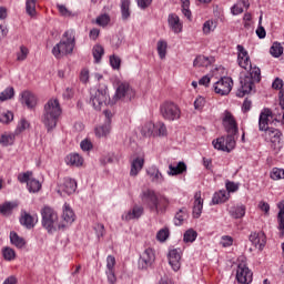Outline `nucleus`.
Segmentation results:
<instances>
[{
  "label": "nucleus",
  "mask_w": 284,
  "mask_h": 284,
  "mask_svg": "<svg viewBox=\"0 0 284 284\" xmlns=\"http://www.w3.org/2000/svg\"><path fill=\"white\" fill-rule=\"evenodd\" d=\"M270 178L273 181H281V179H284V169L273 168Z\"/></svg>",
  "instance_id": "obj_51"
},
{
  "label": "nucleus",
  "mask_w": 284,
  "mask_h": 284,
  "mask_svg": "<svg viewBox=\"0 0 284 284\" xmlns=\"http://www.w3.org/2000/svg\"><path fill=\"white\" fill-rule=\"evenodd\" d=\"M170 239V229L163 227L156 233V241L165 243Z\"/></svg>",
  "instance_id": "obj_48"
},
{
  "label": "nucleus",
  "mask_w": 284,
  "mask_h": 284,
  "mask_svg": "<svg viewBox=\"0 0 284 284\" xmlns=\"http://www.w3.org/2000/svg\"><path fill=\"white\" fill-rule=\"evenodd\" d=\"M262 136L266 141V143H272V145H276L281 143V136H283V133L278 129L270 128L264 131Z\"/></svg>",
  "instance_id": "obj_19"
},
{
  "label": "nucleus",
  "mask_w": 284,
  "mask_h": 284,
  "mask_svg": "<svg viewBox=\"0 0 284 284\" xmlns=\"http://www.w3.org/2000/svg\"><path fill=\"white\" fill-rule=\"evenodd\" d=\"M226 201H230V193L225 190L215 192L212 197L213 205H219L221 203H225Z\"/></svg>",
  "instance_id": "obj_31"
},
{
  "label": "nucleus",
  "mask_w": 284,
  "mask_h": 284,
  "mask_svg": "<svg viewBox=\"0 0 284 284\" xmlns=\"http://www.w3.org/2000/svg\"><path fill=\"white\" fill-rule=\"evenodd\" d=\"M10 242L12 243V245L18 247V250L26 247V240L19 236V234H17L16 232L10 233Z\"/></svg>",
  "instance_id": "obj_34"
},
{
  "label": "nucleus",
  "mask_w": 284,
  "mask_h": 284,
  "mask_svg": "<svg viewBox=\"0 0 284 284\" xmlns=\"http://www.w3.org/2000/svg\"><path fill=\"white\" fill-rule=\"evenodd\" d=\"M186 220H187V209L182 207L175 214L174 223L175 225H183V223H185Z\"/></svg>",
  "instance_id": "obj_37"
},
{
  "label": "nucleus",
  "mask_w": 284,
  "mask_h": 284,
  "mask_svg": "<svg viewBox=\"0 0 284 284\" xmlns=\"http://www.w3.org/2000/svg\"><path fill=\"white\" fill-rule=\"evenodd\" d=\"M116 265V258L112 255H109L106 257V271H105V274H106V277H108V282L110 284H114L116 283V274H115V271H114V267Z\"/></svg>",
  "instance_id": "obj_20"
},
{
  "label": "nucleus",
  "mask_w": 284,
  "mask_h": 284,
  "mask_svg": "<svg viewBox=\"0 0 284 284\" xmlns=\"http://www.w3.org/2000/svg\"><path fill=\"white\" fill-rule=\"evenodd\" d=\"M234 87V82L232 78L224 77L221 78L217 82L214 83V92L215 94H220V97H227L230 92H232V88Z\"/></svg>",
  "instance_id": "obj_12"
},
{
  "label": "nucleus",
  "mask_w": 284,
  "mask_h": 284,
  "mask_svg": "<svg viewBox=\"0 0 284 284\" xmlns=\"http://www.w3.org/2000/svg\"><path fill=\"white\" fill-rule=\"evenodd\" d=\"M12 97H14V88L9 87L0 93V101H8V99H12Z\"/></svg>",
  "instance_id": "obj_57"
},
{
  "label": "nucleus",
  "mask_w": 284,
  "mask_h": 284,
  "mask_svg": "<svg viewBox=\"0 0 284 284\" xmlns=\"http://www.w3.org/2000/svg\"><path fill=\"white\" fill-rule=\"evenodd\" d=\"M205 105V98L203 97H197L194 101V108L195 110H203Z\"/></svg>",
  "instance_id": "obj_64"
},
{
  "label": "nucleus",
  "mask_w": 284,
  "mask_h": 284,
  "mask_svg": "<svg viewBox=\"0 0 284 284\" xmlns=\"http://www.w3.org/2000/svg\"><path fill=\"white\" fill-rule=\"evenodd\" d=\"M18 181L20 183H27V186H28V183H30V181H32V172L28 171L24 173H20L18 175Z\"/></svg>",
  "instance_id": "obj_61"
},
{
  "label": "nucleus",
  "mask_w": 284,
  "mask_h": 284,
  "mask_svg": "<svg viewBox=\"0 0 284 284\" xmlns=\"http://www.w3.org/2000/svg\"><path fill=\"white\" fill-rule=\"evenodd\" d=\"M236 281L240 284H250L254 281V273L247 264L244 262L240 263L236 268Z\"/></svg>",
  "instance_id": "obj_11"
},
{
  "label": "nucleus",
  "mask_w": 284,
  "mask_h": 284,
  "mask_svg": "<svg viewBox=\"0 0 284 284\" xmlns=\"http://www.w3.org/2000/svg\"><path fill=\"white\" fill-rule=\"evenodd\" d=\"M243 2H237L231 8V13L233 17H237V14H243Z\"/></svg>",
  "instance_id": "obj_62"
},
{
  "label": "nucleus",
  "mask_w": 284,
  "mask_h": 284,
  "mask_svg": "<svg viewBox=\"0 0 284 284\" xmlns=\"http://www.w3.org/2000/svg\"><path fill=\"white\" fill-rule=\"evenodd\" d=\"M29 54L30 50L26 45H21L20 51L17 52V61H26Z\"/></svg>",
  "instance_id": "obj_56"
},
{
  "label": "nucleus",
  "mask_w": 284,
  "mask_h": 284,
  "mask_svg": "<svg viewBox=\"0 0 284 284\" xmlns=\"http://www.w3.org/2000/svg\"><path fill=\"white\" fill-rule=\"evenodd\" d=\"M280 212L277 214V229L280 230V239H284V207L282 205H278Z\"/></svg>",
  "instance_id": "obj_38"
},
{
  "label": "nucleus",
  "mask_w": 284,
  "mask_h": 284,
  "mask_svg": "<svg viewBox=\"0 0 284 284\" xmlns=\"http://www.w3.org/2000/svg\"><path fill=\"white\" fill-rule=\"evenodd\" d=\"M160 113L165 121H179L181 119V109L174 102H164L161 104Z\"/></svg>",
  "instance_id": "obj_7"
},
{
  "label": "nucleus",
  "mask_w": 284,
  "mask_h": 284,
  "mask_svg": "<svg viewBox=\"0 0 284 284\" xmlns=\"http://www.w3.org/2000/svg\"><path fill=\"white\" fill-rule=\"evenodd\" d=\"M212 145L215 150H220L222 152H232L234 148H236V140H234V136L227 135L217 138L212 141Z\"/></svg>",
  "instance_id": "obj_10"
},
{
  "label": "nucleus",
  "mask_w": 284,
  "mask_h": 284,
  "mask_svg": "<svg viewBox=\"0 0 284 284\" xmlns=\"http://www.w3.org/2000/svg\"><path fill=\"white\" fill-rule=\"evenodd\" d=\"M110 95L108 94V88L91 90L90 103L94 110H101L103 105H108Z\"/></svg>",
  "instance_id": "obj_6"
},
{
  "label": "nucleus",
  "mask_w": 284,
  "mask_h": 284,
  "mask_svg": "<svg viewBox=\"0 0 284 284\" xmlns=\"http://www.w3.org/2000/svg\"><path fill=\"white\" fill-rule=\"evenodd\" d=\"M270 52H271L272 57H274L275 59H278V57H281V54H283V47L281 45V43L274 42L270 49Z\"/></svg>",
  "instance_id": "obj_52"
},
{
  "label": "nucleus",
  "mask_w": 284,
  "mask_h": 284,
  "mask_svg": "<svg viewBox=\"0 0 284 284\" xmlns=\"http://www.w3.org/2000/svg\"><path fill=\"white\" fill-rule=\"evenodd\" d=\"M13 119H14V114L10 111L0 113V123L8 124L11 121H13Z\"/></svg>",
  "instance_id": "obj_60"
},
{
  "label": "nucleus",
  "mask_w": 284,
  "mask_h": 284,
  "mask_svg": "<svg viewBox=\"0 0 284 284\" xmlns=\"http://www.w3.org/2000/svg\"><path fill=\"white\" fill-rule=\"evenodd\" d=\"M247 72H250L248 79L253 80L254 83H258L261 81V69L258 67H252L250 69H246Z\"/></svg>",
  "instance_id": "obj_42"
},
{
  "label": "nucleus",
  "mask_w": 284,
  "mask_h": 284,
  "mask_svg": "<svg viewBox=\"0 0 284 284\" xmlns=\"http://www.w3.org/2000/svg\"><path fill=\"white\" fill-rule=\"evenodd\" d=\"M134 97H136V92L134 91V89H132L130 83L128 82L118 83L115 94H114L115 101H132Z\"/></svg>",
  "instance_id": "obj_8"
},
{
  "label": "nucleus",
  "mask_w": 284,
  "mask_h": 284,
  "mask_svg": "<svg viewBox=\"0 0 284 284\" xmlns=\"http://www.w3.org/2000/svg\"><path fill=\"white\" fill-rule=\"evenodd\" d=\"M169 28L174 32V34H181L183 32V22L176 13H171L168 17Z\"/></svg>",
  "instance_id": "obj_22"
},
{
  "label": "nucleus",
  "mask_w": 284,
  "mask_h": 284,
  "mask_svg": "<svg viewBox=\"0 0 284 284\" xmlns=\"http://www.w3.org/2000/svg\"><path fill=\"white\" fill-rule=\"evenodd\" d=\"M27 187L29 192H32L34 194L41 190V182H39V180L37 179L31 178V180L28 182Z\"/></svg>",
  "instance_id": "obj_46"
},
{
  "label": "nucleus",
  "mask_w": 284,
  "mask_h": 284,
  "mask_svg": "<svg viewBox=\"0 0 284 284\" xmlns=\"http://www.w3.org/2000/svg\"><path fill=\"white\" fill-rule=\"evenodd\" d=\"M183 256V250L173 248L169 251L168 258L169 265H171L173 272H179L181 270V258Z\"/></svg>",
  "instance_id": "obj_16"
},
{
  "label": "nucleus",
  "mask_w": 284,
  "mask_h": 284,
  "mask_svg": "<svg viewBox=\"0 0 284 284\" xmlns=\"http://www.w3.org/2000/svg\"><path fill=\"white\" fill-rule=\"evenodd\" d=\"M130 0H121V17H122V21H128V19H130L131 17V12H130Z\"/></svg>",
  "instance_id": "obj_35"
},
{
  "label": "nucleus",
  "mask_w": 284,
  "mask_h": 284,
  "mask_svg": "<svg viewBox=\"0 0 284 284\" xmlns=\"http://www.w3.org/2000/svg\"><path fill=\"white\" fill-rule=\"evenodd\" d=\"M222 247H232L234 245V237L230 235H223L220 241Z\"/></svg>",
  "instance_id": "obj_59"
},
{
  "label": "nucleus",
  "mask_w": 284,
  "mask_h": 284,
  "mask_svg": "<svg viewBox=\"0 0 284 284\" xmlns=\"http://www.w3.org/2000/svg\"><path fill=\"white\" fill-rule=\"evenodd\" d=\"M201 214H203V199L201 197V191H197L194 194L193 217L201 219Z\"/></svg>",
  "instance_id": "obj_25"
},
{
  "label": "nucleus",
  "mask_w": 284,
  "mask_h": 284,
  "mask_svg": "<svg viewBox=\"0 0 284 284\" xmlns=\"http://www.w3.org/2000/svg\"><path fill=\"white\" fill-rule=\"evenodd\" d=\"M216 30V22L214 20H207L203 23L202 32L203 34H210L211 32H214Z\"/></svg>",
  "instance_id": "obj_45"
},
{
  "label": "nucleus",
  "mask_w": 284,
  "mask_h": 284,
  "mask_svg": "<svg viewBox=\"0 0 284 284\" xmlns=\"http://www.w3.org/2000/svg\"><path fill=\"white\" fill-rule=\"evenodd\" d=\"M77 192V180L71 178H64L63 181L58 185V194L64 196V194H74Z\"/></svg>",
  "instance_id": "obj_15"
},
{
  "label": "nucleus",
  "mask_w": 284,
  "mask_h": 284,
  "mask_svg": "<svg viewBox=\"0 0 284 284\" xmlns=\"http://www.w3.org/2000/svg\"><path fill=\"white\" fill-rule=\"evenodd\" d=\"M21 225L28 227L29 230L37 223V216L30 215V213L24 212L20 217Z\"/></svg>",
  "instance_id": "obj_33"
},
{
  "label": "nucleus",
  "mask_w": 284,
  "mask_h": 284,
  "mask_svg": "<svg viewBox=\"0 0 284 284\" xmlns=\"http://www.w3.org/2000/svg\"><path fill=\"white\" fill-rule=\"evenodd\" d=\"M196 236H199V233H196V231H194L193 229H189L184 233V243H194L196 241Z\"/></svg>",
  "instance_id": "obj_49"
},
{
  "label": "nucleus",
  "mask_w": 284,
  "mask_h": 284,
  "mask_svg": "<svg viewBox=\"0 0 284 284\" xmlns=\"http://www.w3.org/2000/svg\"><path fill=\"white\" fill-rule=\"evenodd\" d=\"M112 130V126L109 123H104L103 125H100L98 128H95V136H98L99 139L103 138V136H108V134H110Z\"/></svg>",
  "instance_id": "obj_36"
},
{
  "label": "nucleus",
  "mask_w": 284,
  "mask_h": 284,
  "mask_svg": "<svg viewBox=\"0 0 284 284\" xmlns=\"http://www.w3.org/2000/svg\"><path fill=\"white\" fill-rule=\"evenodd\" d=\"M214 63V57L199 55L195 58L193 65L195 68H207Z\"/></svg>",
  "instance_id": "obj_28"
},
{
  "label": "nucleus",
  "mask_w": 284,
  "mask_h": 284,
  "mask_svg": "<svg viewBox=\"0 0 284 284\" xmlns=\"http://www.w3.org/2000/svg\"><path fill=\"white\" fill-rule=\"evenodd\" d=\"M63 114V109H61V102L59 99L53 98L48 100L44 104L42 123L44 128H47V132H52L54 128H57V123H59V119Z\"/></svg>",
  "instance_id": "obj_2"
},
{
  "label": "nucleus",
  "mask_w": 284,
  "mask_h": 284,
  "mask_svg": "<svg viewBox=\"0 0 284 284\" xmlns=\"http://www.w3.org/2000/svg\"><path fill=\"white\" fill-rule=\"evenodd\" d=\"M248 241H251L252 245L260 250V252H263V248L265 247L267 243V237L265 236V233L263 232H253L248 236Z\"/></svg>",
  "instance_id": "obj_18"
},
{
  "label": "nucleus",
  "mask_w": 284,
  "mask_h": 284,
  "mask_svg": "<svg viewBox=\"0 0 284 284\" xmlns=\"http://www.w3.org/2000/svg\"><path fill=\"white\" fill-rule=\"evenodd\" d=\"M92 54L95 63H100L103 54H105V50L101 47V44H97L93 47Z\"/></svg>",
  "instance_id": "obj_43"
},
{
  "label": "nucleus",
  "mask_w": 284,
  "mask_h": 284,
  "mask_svg": "<svg viewBox=\"0 0 284 284\" xmlns=\"http://www.w3.org/2000/svg\"><path fill=\"white\" fill-rule=\"evenodd\" d=\"M12 210H14V205L10 202H6L0 205V214L3 216H10V214H12Z\"/></svg>",
  "instance_id": "obj_50"
},
{
  "label": "nucleus",
  "mask_w": 284,
  "mask_h": 284,
  "mask_svg": "<svg viewBox=\"0 0 284 284\" xmlns=\"http://www.w3.org/2000/svg\"><path fill=\"white\" fill-rule=\"evenodd\" d=\"M141 216H143V206L135 205L122 214V221H134V219H141Z\"/></svg>",
  "instance_id": "obj_24"
},
{
  "label": "nucleus",
  "mask_w": 284,
  "mask_h": 284,
  "mask_svg": "<svg viewBox=\"0 0 284 284\" xmlns=\"http://www.w3.org/2000/svg\"><path fill=\"white\" fill-rule=\"evenodd\" d=\"M158 136H165L168 134V128L165 126V123L158 122L155 124V133Z\"/></svg>",
  "instance_id": "obj_58"
},
{
  "label": "nucleus",
  "mask_w": 284,
  "mask_h": 284,
  "mask_svg": "<svg viewBox=\"0 0 284 284\" xmlns=\"http://www.w3.org/2000/svg\"><path fill=\"white\" fill-rule=\"evenodd\" d=\"M14 143V134L13 133H2L0 135V145L8 148V145H12Z\"/></svg>",
  "instance_id": "obj_40"
},
{
  "label": "nucleus",
  "mask_w": 284,
  "mask_h": 284,
  "mask_svg": "<svg viewBox=\"0 0 284 284\" xmlns=\"http://www.w3.org/2000/svg\"><path fill=\"white\" fill-rule=\"evenodd\" d=\"M142 202L146 207H149L150 212L154 214H164L168 207L172 205V200H170L165 195H158L154 190H145L141 195Z\"/></svg>",
  "instance_id": "obj_1"
},
{
  "label": "nucleus",
  "mask_w": 284,
  "mask_h": 284,
  "mask_svg": "<svg viewBox=\"0 0 284 284\" xmlns=\"http://www.w3.org/2000/svg\"><path fill=\"white\" fill-rule=\"evenodd\" d=\"M246 211L247 209L242 203L227 205V212L230 216L235 220L243 219V216H245Z\"/></svg>",
  "instance_id": "obj_21"
},
{
  "label": "nucleus",
  "mask_w": 284,
  "mask_h": 284,
  "mask_svg": "<svg viewBox=\"0 0 284 284\" xmlns=\"http://www.w3.org/2000/svg\"><path fill=\"white\" fill-rule=\"evenodd\" d=\"M237 63L240 68H243L244 70H248L252 68V61H250V54L247 53V50L242 44H237Z\"/></svg>",
  "instance_id": "obj_17"
},
{
  "label": "nucleus",
  "mask_w": 284,
  "mask_h": 284,
  "mask_svg": "<svg viewBox=\"0 0 284 284\" xmlns=\"http://www.w3.org/2000/svg\"><path fill=\"white\" fill-rule=\"evenodd\" d=\"M143 165H145V160L143 158H136L131 163L130 176H138L139 172L143 170Z\"/></svg>",
  "instance_id": "obj_29"
},
{
  "label": "nucleus",
  "mask_w": 284,
  "mask_h": 284,
  "mask_svg": "<svg viewBox=\"0 0 284 284\" xmlns=\"http://www.w3.org/2000/svg\"><path fill=\"white\" fill-rule=\"evenodd\" d=\"M240 84L241 87L239 88L236 95L240 97V99H243L245 94H250L252 92L254 81L250 79V77H245L241 79Z\"/></svg>",
  "instance_id": "obj_23"
},
{
  "label": "nucleus",
  "mask_w": 284,
  "mask_h": 284,
  "mask_svg": "<svg viewBox=\"0 0 284 284\" xmlns=\"http://www.w3.org/2000/svg\"><path fill=\"white\" fill-rule=\"evenodd\" d=\"M148 174L153 183L161 184L164 181L163 174L161 173V171H159V169H156V166L150 168L148 170Z\"/></svg>",
  "instance_id": "obj_32"
},
{
  "label": "nucleus",
  "mask_w": 284,
  "mask_h": 284,
  "mask_svg": "<svg viewBox=\"0 0 284 284\" xmlns=\"http://www.w3.org/2000/svg\"><path fill=\"white\" fill-rule=\"evenodd\" d=\"M74 45H77L74 30L70 29L63 33L61 41L53 47L52 54L55 59H62V57L74 52Z\"/></svg>",
  "instance_id": "obj_3"
},
{
  "label": "nucleus",
  "mask_w": 284,
  "mask_h": 284,
  "mask_svg": "<svg viewBox=\"0 0 284 284\" xmlns=\"http://www.w3.org/2000/svg\"><path fill=\"white\" fill-rule=\"evenodd\" d=\"M22 103L32 110V108H37V95H34L30 91L22 92Z\"/></svg>",
  "instance_id": "obj_26"
},
{
  "label": "nucleus",
  "mask_w": 284,
  "mask_h": 284,
  "mask_svg": "<svg viewBox=\"0 0 284 284\" xmlns=\"http://www.w3.org/2000/svg\"><path fill=\"white\" fill-rule=\"evenodd\" d=\"M30 128V122H28V120L26 119H21L18 122L17 129H16V134H21V132H26V130H28Z\"/></svg>",
  "instance_id": "obj_54"
},
{
  "label": "nucleus",
  "mask_w": 284,
  "mask_h": 284,
  "mask_svg": "<svg viewBox=\"0 0 284 284\" xmlns=\"http://www.w3.org/2000/svg\"><path fill=\"white\" fill-rule=\"evenodd\" d=\"M276 121L284 125V111L281 110V106L275 108L273 111L270 109H264L258 119V130L260 132H265L270 129V121Z\"/></svg>",
  "instance_id": "obj_4"
},
{
  "label": "nucleus",
  "mask_w": 284,
  "mask_h": 284,
  "mask_svg": "<svg viewBox=\"0 0 284 284\" xmlns=\"http://www.w3.org/2000/svg\"><path fill=\"white\" fill-rule=\"evenodd\" d=\"M156 50L160 59H165L168 54V42L165 40H159L156 44Z\"/></svg>",
  "instance_id": "obj_41"
},
{
  "label": "nucleus",
  "mask_w": 284,
  "mask_h": 284,
  "mask_svg": "<svg viewBox=\"0 0 284 284\" xmlns=\"http://www.w3.org/2000/svg\"><path fill=\"white\" fill-rule=\"evenodd\" d=\"M42 226L45 227L49 234H54L59 230V215L54 212V209L44 206L41 210Z\"/></svg>",
  "instance_id": "obj_5"
},
{
  "label": "nucleus",
  "mask_w": 284,
  "mask_h": 284,
  "mask_svg": "<svg viewBox=\"0 0 284 284\" xmlns=\"http://www.w3.org/2000/svg\"><path fill=\"white\" fill-rule=\"evenodd\" d=\"M155 128L156 124L152 123V122H146L143 126H142V134L143 136H152V134L155 133Z\"/></svg>",
  "instance_id": "obj_44"
},
{
  "label": "nucleus",
  "mask_w": 284,
  "mask_h": 284,
  "mask_svg": "<svg viewBox=\"0 0 284 284\" xmlns=\"http://www.w3.org/2000/svg\"><path fill=\"white\" fill-rule=\"evenodd\" d=\"M182 13L186 19H192V11L190 10V0H181Z\"/></svg>",
  "instance_id": "obj_53"
},
{
  "label": "nucleus",
  "mask_w": 284,
  "mask_h": 284,
  "mask_svg": "<svg viewBox=\"0 0 284 284\" xmlns=\"http://www.w3.org/2000/svg\"><path fill=\"white\" fill-rule=\"evenodd\" d=\"M156 261V254L153 248L149 247L143 251L140 255L138 265L140 270H148V267H152V264Z\"/></svg>",
  "instance_id": "obj_14"
},
{
  "label": "nucleus",
  "mask_w": 284,
  "mask_h": 284,
  "mask_svg": "<svg viewBox=\"0 0 284 284\" xmlns=\"http://www.w3.org/2000/svg\"><path fill=\"white\" fill-rule=\"evenodd\" d=\"M110 21H111V18H110V14H108V13L100 14L95 19L97 26H100L101 28H105L106 26H109Z\"/></svg>",
  "instance_id": "obj_47"
},
{
  "label": "nucleus",
  "mask_w": 284,
  "mask_h": 284,
  "mask_svg": "<svg viewBox=\"0 0 284 284\" xmlns=\"http://www.w3.org/2000/svg\"><path fill=\"white\" fill-rule=\"evenodd\" d=\"M2 256L6 261H14V258H17V253L10 247H4L2 250Z\"/></svg>",
  "instance_id": "obj_55"
},
{
  "label": "nucleus",
  "mask_w": 284,
  "mask_h": 284,
  "mask_svg": "<svg viewBox=\"0 0 284 284\" xmlns=\"http://www.w3.org/2000/svg\"><path fill=\"white\" fill-rule=\"evenodd\" d=\"M39 0H26V12L29 17L37 16V2Z\"/></svg>",
  "instance_id": "obj_39"
},
{
  "label": "nucleus",
  "mask_w": 284,
  "mask_h": 284,
  "mask_svg": "<svg viewBox=\"0 0 284 284\" xmlns=\"http://www.w3.org/2000/svg\"><path fill=\"white\" fill-rule=\"evenodd\" d=\"M187 170L185 162H179L178 164H170L168 174L170 176H176L179 174H183Z\"/></svg>",
  "instance_id": "obj_30"
},
{
  "label": "nucleus",
  "mask_w": 284,
  "mask_h": 284,
  "mask_svg": "<svg viewBox=\"0 0 284 284\" xmlns=\"http://www.w3.org/2000/svg\"><path fill=\"white\" fill-rule=\"evenodd\" d=\"M222 123L224 125V130L227 132L229 136H236L239 134V124L236 123V119L230 111H224L222 115Z\"/></svg>",
  "instance_id": "obj_9"
},
{
  "label": "nucleus",
  "mask_w": 284,
  "mask_h": 284,
  "mask_svg": "<svg viewBox=\"0 0 284 284\" xmlns=\"http://www.w3.org/2000/svg\"><path fill=\"white\" fill-rule=\"evenodd\" d=\"M65 163L72 168H81L83 165V158L78 153H71L67 155Z\"/></svg>",
  "instance_id": "obj_27"
},
{
  "label": "nucleus",
  "mask_w": 284,
  "mask_h": 284,
  "mask_svg": "<svg viewBox=\"0 0 284 284\" xmlns=\"http://www.w3.org/2000/svg\"><path fill=\"white\" fill-rule=\"evenodd\" d=\"M110 64H111V68H113V70H119V68H121V58L116 55H111Z\"/></svg>",
  "instance_id": "obj_63"
},
{
  "label": "nucleus",
  "mask_w": 284,
  "mask_h": 284,
  "mask_svg": "<svg viewBox=\"0 0 284 284\" xmlns=\"http://www.w3.org/2000/svg\"><path fill=\"white\" fill-rule=\"evenodd\" d=\"M77 219L74 215V211L72 207H70V204L64 203L62 209V220L63 222L58 224V230H61L62 232L68 230L70 227V224Z\"/></svg>",
  "instance_id": "obj_13"
}]
</instances>
